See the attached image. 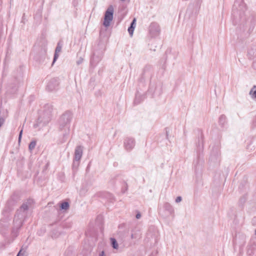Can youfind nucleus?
Instances as JSON below:
<instances>
[{
    "instance_id": "nucleus-13",
    "label": "nucleus",
    "mask_w": 256,
    "mask_h": 256,
    "mask_svg": "<svg viewBox=\"0 0 256 256\" xmlns=\"http://www.w3.org/2000/svg\"><path fill=\"white\" fill-rule=\"evenodd\" d=\"M20 209L22 210H26L28 209V206L27 203H24L23 204L22 206H20Z\"/></svg>"
},
{
    "instance_id": "nucleus-5",
    "label": "nucleus",
    "mask_w": 256,
    "mask_h": 256,
    "mask_svg": "<svg viewBox=\"0 0 256 256\" xmlns=\"http://www.w3.org/2000/svg\"><path fill=\"white\" fill-rule=\"evenodd\" d=\"M61 50H62V46L60 44V43L58 42V45L55 50V52H54V60H53L52 65L54 64V62L56 61V60L58 58V57L59 56L58 53L61 51Z\"/></svg>"
},
{
    "instance_id": "nucleus-16",
    "label": "nucleus",
    "mask_w": 256,
    "mask_h": 256,
    "mask_svg": "<svg viewBox=\"0 0 256 256\" xmlns=\"http://www.w3.org/2000/svg\"><path fill=\"white\" fill-rule=\"evenodd\" d=\"M4 118L0 116V127L4 124Z\"/></svg>"
},
{
    "instance_id": "nucleus-24",
    "label": "nucleus",
    "mask_w": 256,
    "mask_h": 256,
    "mask_svg": "<svg viewBox=\"0 0 256 256\" xmlns=\"http://www.w3.org/2000/svg\"><path fill=\"white\" fill-rule=\"evenodd\" d=\"M22 250H20V251L18 252V254H17L16 256H20V254H24V252L23 254H22Z\"/></svg>"
},
{
    "instance_id": "nucleus-20",
    "label": "nucleus",
    "mask_w": 256,
    "mask_h": 256,
    "mask_svg": "<svg viewBox=\"0 0 256 256\" xmlns=\"http://www.w3.org/2000/svg\"><path fill=\"white\" fill-rule=\"evenodd\" d=\"M14 204H15V202L14 201L12 200V201L8 202L7 204H8V206H10V205L13 206Z\"/></svg>"
},
{
    "instance_id": "nucleus-2",
    "label": "nucleus",
    "mask_w": 256,
    "mask_h": 256,
    "mask_svg": "<svg viewBox=\"0 0 256 256\" xmlns=\"http://www.w3.org/2000/svg\"><path fill=\"white\" fill-rule=\"evenodd\" d=\"M201 4L200 0L198 2H194V3L190 4L187 8L186 12V14L188 16H192L194 15H197L200 8Z\"/></svg>"
},
{
    "instance_id": "nucleus-18",
    "label": "nucleus",
    "mask_w": 256,
    "mask_h": 256,
    "mask_svg": "<svg viewBox=\"0 0 256 256\" xmlns=\"http://www.w3.org/2000/svg\"><path fill=\"white\" fill-rule=\"evenodd\" d=\"M182 200L181 196H178L176 199V202H179Z\"/></svg>"
},
{
    "instance_id": "nucleus-6",
    "label": "nucleus",
    "mask_w": 256,
    "mask_h": 256,
    "mask_svg": "<svg viewBox=\"0 0 256 256\" xmlns=\"http://www.w3.org/2000/svg\"><path fill=\"white\" fill-rule=\"evenodd\" d=\"M136 18H134L132 20L130 26L128 28V32L130 35V36H132L133 34V32L134 31V29L136 27Z\"/></svg>"
},
{
    "instance_id": "nucleus-12",
    "label": "nucleus",
    "mask_w": 256,
    "mask_h": 256,
    "mask_svg": "<svg viewBox=\"0 0 256 256\" xmlns=\"http://www.w3.org/2000/svg\"><path fill=\"white\" fill-rule=\"evenodd\" d=\"M36 146V142L35 140L32 141L28 146V148L30 150L32 151L34 149Z\"/></svg>"
},
{
    "instance_id": "nucleus-3",
    "label": "nucleus",
    "mask_w": 256,
    "mask_h": 256,
    "mask_svg": "<svg viewBox=\"0 0 256 256\" xmlns=\"http://www.w3.org/2000/svg\"><path fill=\"white\" fill-rule=\"evenodd\" d=\"M82 154V149L80 146L76 148L74 152V160L78 161L80 160Z\"/></svg>"
},
{
    "instance_id": "nucleus-7",
    "label": "nucleus",
    "mask_w": 256,
    "mask_h": 256,
    "mask_svg": "<svg viewBox=\"0 0 256 256\" xmlns=\"http://www.w3.org/2000/svg\"><path fill=\"white\" fill-rule=\"evenodd\" d=\"M113 20V17H104L103 24L106 27L110 26V22Z\"/></svg>"
},
{
    "instance_id": "nucleus-14",
    "label": "nucleus",
    "mask_w": 256,
    "mask_h": 256,
    "mask_svg": "<svg viewBox=\"0 0 256 256\" xmlns=\"http://www.w3.org/2000/svg\"><path fill=\"white\" fill-rule=\"evenodd\" d=\"M79 0H73L72 4L74 7H76L78 6Z\"/></svg>"
},
{
    "instance_id": "nucleus-17",
    "label": "nucleus",
    "mask_w": 256,
    "mask_h": 256,
    "mask_svg": "<svg viewBox=\"0 0 256 256\" xmlns=\"http://www.w3.org/2000/svg\"><path fill=\"white\" fill-rule=\"evenodd\" d=\"M138 238V236L136 234H131V238L132 239H136Z\"/></svg>"
},
{
    "instance_id": "nucleus-15",
    "label": "nucleus",
    "mask_w": 256,
    "mask_h": 256,
    "mask_svg": "<svg viewBox=\"0 0 256 256\" xmlns=\"http://www.w3.org/2000/svg\"><path fill=\"white\" fill-rule=\"evenodd\" d=\"M155 26H155L154 24H152L150 26V30H149L150 33H151V34L153 33V30H152V28H154Z\"/></svg>"
},
{
    "instance_id": "nucleus-21",
    "label": "nucleus",
    "mask_w": 256,
    "mask_h": 256,
    "mask_svg": "<svg viewBox=\"0 0 256 256\" xmlns=\"http://www.w3.org/2000/svg\"><path fill=\"white\" fill-rule=\"evenodd\" d=\"M141 217V214L140 212L138 213L136 215V218L139 219Z\"/></svg>"
},
{
    "instance_id": "nucleus-8",
    "label": "nucleus",
    "mask_w": 256,
    "mask_h": 256,
    "mask_svg": "<svg viewBox=\"0 0 256 256\" xmlns=\"http://www.w3.org/2000/svg\"><path fill=\"white\" fill-rule=\"evenodd\" d=\"M114 8L112 6H110L106 11L104 16H113Z\"/></svg>"
},
{
    "instance_id": "nucleus-26",
    "label": "nucleus",
    "mask_w": 256,
    "mask_h": 256,
    "mask_svg": "<svg viewBox=\"0 0 256 256\" xmlns=\"http://www.w3.org/2000/svg\"><path fill=\"white\" fill-rule=\"evenodd\" d=\"M255 234H256V230H255Z\"/></svg>"
},
{
    "instance_id": "nucleus-25",
    "label": "nucleus",
    "mask_w": 256,
    "mask_h": 256,
    "mask_svg": "<svg viewBox=\"0 0 256 256\" xmlns=\"http://www.w3.org/2000/svg\"><path fill=\"white\" fill-rule=\"evenodd\" d=\"M158 28H156V32H158Z\"/></svg>"
},
{
    "instance_id": "nucleus-23",
    "label": "nucleus",
    "mask_w": 256,
    "mask_h": 256,
    "mask_svg": "<svg viewBox=\"0 0 256 256\" xmlns=\"http://www.w3.org/2000/svg\"><path fill=\"white\" fill-rule=\"evenodd\" d=\"M100 256H105L104 255V251H102L100 254Z\"/></svg>"
},
{
    "instance_id": "nucleus-4",
    "label": "nucleus",
    "mask_w": 256,
    "mask_h": 256,
    "mask_svg": "<svg viewBox=\"0 0 256 256\" xmlns=\"http://www.w3.org/2000/svg\"><path fill=\"white\" fill-rule=\"evenodd\" d=\"M124 146L127 150H130L132 149L134 146V140L132 138H127L124 142Z\"/></svg>"
},
{
    "instance_id": "nucleus-1",
    "label": "nucleus",
    "mask_w": 256,
    "mask_h": 256,
    "mask_svg": "<svg viewBox=\"0 0 256 256\" xmlns=\"http://www.w3.org/2000/svg\"><path fill=\"white\" fill-rule=\"evenodd\" d=\"M247 10V6L244 0H236L232 8V14L233 16H242L245 14Z\"/></svg>"
},
{
    "instance_id": "nucleus-11",
    "label": "nucleus",
    "mask_w": 256,
    "mask_h": 256,
    "mask_svg": "<svg viewBox=\"0 0 256 256\" xmlns=\"http://www.w3.org/2000/svg\"><path fill=\"white\" fill-rule=\"evenodd\" d=\"M256 88V86H253L250 91V94L252 98H256V90L254 91V90Z\"/></svg>"
},
{
    "instance_id": "nucleus-10",
    "label": "nucleus",
    "mask_w": 256,
    "mask_h": 256,
    "mask_svg": "<svg viewBox=\"0 0 256 256\" xmlns=\"http://www.w3.org/2000/svg\"><path fill=\"white\" fill-rule=\"evenodd\" d=\"M69 206H70L68 202H62L60 206V208L62 210H65L68 209Z\"/></svg>"
},
{
    "instance_id": "nucleus-9",
    "label": "nucleus",
    "mask_w": 256,
    "mask_h": 256,
    "mask_svg": "<svg viewBox=\"0 0 256 256\" xmlns=\"http://www.w3.org/2000/svg\"><path fill=\"white\" fill-rule=\"evenodd\" d=\"M110 241L112 248L114 249H118V245L116 240L114 238H110Z\"/></svg>"
},
{
    "instance_id": "nucleus-19",
    "label": "nucleus",
    "mask_w": 256,
    "mask_h": 256,
    "mask_svg": "<svg viewBox=\"0 0 256 256\" xmlns=\"http://www.w3.org/2000/svg\"><path fill=\"white\" fill-rule=\"evenodd\" d=\"M22 130H21L20 132V134H19V136H18V142H19L20 141V140H21V138H22Z\"/></svg>"
},
{
    "instance_id": "nucleus-22",
    "label": "nucleus",
    "mask_w": 256,
    "mask_h": 256,
    "mask_svg": "<svg viewBox=\"0 0 256 256\" xmlns=\"http://www.w3.org/2000/svg\"><path fill=\"white\" fill-rule=\"evenodd\" d=\"M82 60H83V59L81 58L78 61L77 64H81L82 62Z\"/></svg>"
}]
</instances>
